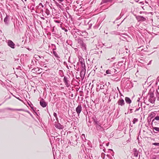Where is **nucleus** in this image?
Segmentation results:
<instances>
[{"instance_id":"40","label":"nucleus","mask_w":159,"mask_h":159,"mask_svg":"<svg viewBox=\"0 0 159 159\" xmlns=\"http://www.w3.org/2000/svg\"><path fill=\"white\" fill-rule=\"evenodd\" d=\"M115 57H112L111 58V59H108V60H110L111 61H113L115 59Z\"/></svg>"},{"instance_id":"7","label":"nucleus","mask_w":159,"mask_h":159,"mask_svg":"<svg viewBox=\"0 0 159 159\" xmlns=\"http://www.w3.org/2000/svg\"><path fill=\"white\" fill-rule=\"evenodd\" d=\"M136 17L138 21H143L146 20V18L141 16H138Z\"/></svg>"},{"instance_id":"30","label":"nucleus","mask_w":159,"mask_h":159,"mask_svg":"<svg viewBox=\"0 0 159 159\" xmlns=\"http://www.w3.org/2000/svg\"><path fill=\"white\" fill-rule=\"evenodd\" d=\"M138 121V119L135 118L133 119V123L134 124H135L136 122Z\"/></svg>"},{"instance_id":"14","label":"nucleus","mask_w":159,"mask_h":159,"mask_svg":"<svg viewBox=\"0 0 159 159\" xmlns=\"http://www.w3.org/2000/svg\"><path fill=\"white\" fill-rule=\"evenodd\" d=\"M125 100L127 104H130L131 103L132 101L130 98L128 97H126L125 98Z\"/></svg>"},{"instance_id":"22","label":"nucleus","mask_w":159,"mask_h":159,"mask_svg":"<svg viewBox=\"0 0 159 159\" xmlns=\"http://www.w3.org/2000/svg\"><path fill=\"white\" fill-rule=\"evenodd\" d=\"M85 70H84V69H82L80 71V77H82V75H83V77H84V76L85 74Z\"/></svg>"},{"instance_id":"15","label":"nucleus","mask_w":159,"mask_h":159,"mask_svg":"<svg viewBox=\"0 0 159 159\" xmlns=\"http://www.w3.org/2000/svg\"><path fill=\"white\" fill-rule=\"evenodd\" d=\"M102 125H100L96 126L95 127L97 129L100 131H102L104 130L103 128L102 127Z\"/></svg>"},{"instance_id":"2","label":"nucleus","mask_w":159,"mask_h":159,"mask_svg":"<svg viewBox=\"0 0 159 159\" xmlns=\"http://www.w3.org/2000/svg\"><path fill=\"white\" fill-rule=\"evenodd\" d=\"M78 43L79 44L83 50H86V44L80 38L78 39Z\"/></svg>"},{"instance_id":"1","label":"nucleus","mask_w":159,"mask_h":159,"mask_svg":"<svg viewBox=\"0 0 159 159\" xmlns=\"http://www.w3.org/2000/svg\"><path fill=\"white\" fill-rule=\"evenodd\" d=\"M154 91L153 90V91H151V89L148 93V94L149 95L148 101L152 103H154L156 100V98L154 96Z\"/></svg>"},{"instance_id":"54","label":"nucleus","mask_w":159,"mask_h":159,"mask_svg":"<svg viewBox=\"0 0 159 159\" xmlns=\"http://www.w3.org/2000/svg\"><path fill=\"white\" fill-rule=\"evenodd\" d=\"M130 107V108H133H133L134 107H136V106H135V107H133V106H132L131 107Z\"/></svg>"},{"instance_id":"5","label":"nucleus","mask_w":159,"mask_h":159,"mask_svg":"<svg viewBox=\"0 0 159 159\" xmlns=\"http://www.w3.org/2000/svg\"><path fill=\"white\" fill-rule=\"evenodd\" d=\"M69 79L66 76H64L63 79V81L67 87H69L70 86V82Z\"/></svg>"},{"instance_id":"46","label":"nucleus","mask_w":159,"mask_h":159,"mask_svg":"<svg viewBox=\"0 0 159 159\" xmlns=\"http://www.w3.org/2000/svg\"><path fill=\"white\" fill-rule=\"evenodd\" d=\"M63 30H64L65 32H66L68 31L67 29H65V28H62Z\"/></svg>"},{"instance_id":"28","label":"nucleus","mask_w":159,"mask_h":159,"mask_svg":"<svg viewBox=\"0 0 159 159\" xmlns=\"http://www.w3.org/2000/svg\"><path fill=\"white\" fill-rule=\"evenodd\" d=\"M45 12L48 16V15L50 14V11L48 10V9H47V8L46 9Z\"/></svg>"},{"instance_id":"10","label":"nucleus","mask_w":159,"mask_h":159,"mask_svg":"<svg viewBox=\"0 0 159 159\" xmlns=\"http://www.w3.org/2000/svg\"><path fill=\"white\" fill-rule=\"evenodd\" d=\"M118 104L119 105L123 106L125 104V102L124 100L122 98H120L117 102Z\"/></svg>"},{"instance_id":"60","label":"nucleus","mask_w":159,"mask_h":159,"mask_svg":"<svg viewBox=\"0 0 159 159\" xmlns=\"http://www.w3.org/2000/svg\"><path fill=\"white\" fill-rule=\"evenodd\" d=\"M37 69L36 68H34V69H33V70H34L36 71H37L36 70Z\"/></svg>"},{"instance_id":"18","label":"nucleus","mask_w":159,"mask_h":159,"mask_svg":"<svg viewBox=\"0 0 159 159\" xmlns=\"http://www.w3.org/2000/svg\"><path fill=\"white\" fill-rule=\"evenodd\" d=\"M54 49L53 50V54L57 58H60V57L58 56V55H57V52H55V51H54Z\"/></svg>"},{"instance_id":"16","label":"nucleus","mask_w":159,"mask_h":159,"mask_svg":"<svg viewBox=\"0 0 159 159\" xmlns=\"http://www.w3.org/2000/svg\"><path fill=\"white\" fill-rule=\"evenodd\" d=\"M133 151L134 152V156L135 157H137L138 155V151L137 149L134 148L133 149Z\"/></svg>"},{"instance_id":"43","label":"nucleus","mask_w":159,"mask_h":159,"mask_svg":"<svg viewBox=\"0 0 159 159\" xmlns=\"http://www.w3.org/2000/svg\"><path fill=\"white\" fill-rule=\"evenodd\" d=\"M156 156H153L152 157V159H156Z\"/></svg>"},{"instance_id":"3","label":"nucleus","mask_w":159,"mask_h":159,"mask_svg":"<svg viewBox=\"0 0 159 159\" xmlns=\"http://www.w3.org/2000/svg\"><path fill=\"white\" fill-rule=\"evenodd\" d=\"M30 3L28 4V8L31 10H34L35 3L33 0H28Z\"/></svg>"},{"instance_id":"23","label":"nucleus","mask_w":159,"mask_h":159,"mask_svg":"<svg viewBox=\"0 0 159 159\" xmlns=\"http://www.w3.org/2000/svg\"><path fill=\"white\" fill-rule=\"evenodd\" d=\"M108 2H111V0H102L100 5H101L103 3H107Z\"/></svg>"},{"instance_id":"44","label":"nucleus","mask_w":159,"mask_h":159,"mask_svg":"<svg viewBox=\"0 0 159 159\" xmlns=\"http://www.w3.org/2000/svg\"><path fill=\"white\" fill-rule=\"evenodd\" d=\"M39 6H41L42 7H44V6L42 4V3H40L39 4Z\"/></svg>"},{"instance_id":"49","label":"nucleus","mask_w":159,"mask_h":159,"mask_svg":"<svg viewBox=\"0 0 159 159\" xmlns=\"http://www.w3.org/2000/svg\"><path fill=\"white\" fill-rule=\"evenodd\" d=\"M140 107H139V108H137V109L135 110V112H136V111H139V109H140Z\"/></svg>"},{"instance_id":"57","label":"nucleus","mask_w":159,"mask_h":159,"mask_svg":"<svg viewBox=\"0 0 159 159\" xmlns=\"http://www.w3.org/2000/svg\"><path fill=\"white\" fill-rule=\"evenodd\" d=\"M41 18L43 20H44L45 19V18L43 17H41Z\"/></svg>"},{"instance_id":"36","label":"nucleus","mask_w":159,"mask_h":159,"mask_svg":"<svg viewBox=\"0 0 159 159\" xmlns=\"http://www.w3.org/2000/svg\"><path fill=\"white\" fill-rule=\"evenodd\" d=\"M53 116L56 118V119L57 120V119H58L57 115V113L55 112H54L53 114Z\"/></svg>"},{"instance_id":"52","label":"nucleus","mask_w":159,"mask_h":159,"mask_svg":"<svg viewBox=\"0 0 159 159\" xmlns=\"http://www.w3.org/2000/svg\"><path fill=\"white\" fill-rule=\"evenodd\" d=\"M58 2H62L64 1H65V0H57Z\"/></svg>"},{"instance_id":"56","label":"nucleus","mask_w":159,"mask_h":159,"mask_svg":"<svg viewBox=\"0 0 159 159\" xmlns=\"http://www.w3.org/2000/svg\"><path fill=\"white\" fill-rule=\"evenodd\" d=\"M157 81L156 82V83L155 84V86H157V85L158 82H157Z\"/></svg>"},{"instance_id":"24","label":"nucleus","mask_w":159,"mask_h":159,"mask_svg":"<svg viewBox=\"0 0 159 159\" xmlns=\"http://www.w3.org/2000/svg\"><path fill=\"white\" fill-rule=\"evenodd\" d=\"M123 61H120L118 62V63L116 65V67L119 68V67H120L123 65Z\"/></svg>"},{"instance_id":"63","label":"nucleus","mask_w":159,"mask_h":159,"mask_svg":"<svg viewBox=\"0 0 159 159\" xmlns=\"http://www.w3.org/2000/svg\"><path fill=\"white\" fill-rule=\"evenodd\" d=\"M48 19H47V20H46V23H47L48 22Z\"/></svg>"},{"instance_id":"8","label":"nucleus","mask_w":159,"mask_h":159,"mask_svg":"<svg viewBox=\"0 0 159 159\" xmlns=\"http://www.w3.org/2000/svg\"><path fill=\"white\" fill-rule=\"evenodd\" d=\"M7 43L8 45L11 48H15V44L11 40H8Z\"/></svg>"},{"instance_id":"4","label":"nucleus","mask_w":159,"mask_h":159,"mask_svg":"<svg viewBox=\"0 0 159 159\" xmlns=\"http://www.w3.org/2000/svg\"><path fill=\"white\" fill-rule=\"evenodd\" d=\"M92 119L93 124L95 126L102 125L101 123L100 122V121L98 120V119L96 118L95 116H94L93 117Z\"/></svg>"},{"instance_id":"25","label":"nucleus","mask_w":159,"mask_h":159,"mask_svg":"<svg viewBox=\"0 0 159 159\" xmlns=\"http://www.w3.org/2000/svg\"><path fill=\"white\" fill-rule=\"evenodd\" d=\"M81 138L82 139L83 141H85V140H86L85 138V134H83L81 135Z\"/></svg>"},{"instance_id":"64","label":"nucleus","mask_w":159,"mask_h":159,"mask_svg":"<svg viewBox=\"0 0 159 159\" xmlns=\"http://www.w3.org/2000/svg\"><path fill=\"white\" fill-rule=\"evenodd\" d=\"M108 151H113L111 149H108Z\"/></svg>"},{"instance_id":"53","label":"nucleus","mask_w":159,"mask_h":159,"mask_svg":"<svg viewBox=\"0 0 159 159\" xmlns=\"http://www.w3.org/2000/svg\"><path fill=\"white\" fill-rule=\"evenodd\" d=\"M152 60L150 61L149 62L148 64L147 65H150L151 64Z\"/></svg>"},{"instance_id":"37","label":"nucleus","mask_w":159,"mask_h":159,"mask_svg":"<svg viewBox=\"0 0 159 159\" xmlns=\"http://www.w3.org/2000/svg\"><path fill=\"white\" fill-rule=\"evenodd\" d=\"M105 154L103 153H102L101 154V157H102V158H103V159H104L105 158Z\"/></svg>"},{"instance_id":"45","label":"nucleus","mask_w":159,"mask_h":159,"mask_svg":"<svg viewBox=\"0 0 159 159\" xmlns=\"http://www.w3.org/2000/svg\"><path fill=\"white\" fill-rule=\"evenodd\" d=\"M8 109L9 110H11L12 111H15V109H12V108H8Z\"/></svg>"},{"instance_id":"20","label":"nucleus","mask_w":159,"mask_h":159,"mask_svg":"<svg viewBox=\"0 0 159 159\" xmlns=\"http://www.w3.org/2000/svg\"><path fill=\"white\" fill-rule=\"evenodd\" d=\"M155 120H159V116H157L155 117L154 119H153L152 121V125L153 122L155 123L156 122L155 121Z\"/></svg>"},{"instance_id":"58","label":"nucleus","mask_w":159,"mask_h":159,"mask_svg":"<svg viewBox=\"0 0 159 159\" xmlns=\"http://www.w3.org/2000/svg\"><path fill=\"white\" fill-rule=\"evenodd\" d=\"M30 107L31 108L34 110V108H33V107H32V106H31V105H30Z\"/></svg>"},{"instance_id":"12","label":"nucleus","mask_w":159,"mask_h":159,"mask_svg":"<svg viewBox=\"0 0 159 159\" xmlns=\"http://www.w3.org/2000/svg\"><path fill=\"white\" fill-rule=\"evenodd\" d=\"M10 16L6 14V17L5 18L4 20V22L5 23V24L8 25L9 24V20L10 19Z\"/></svg>"},{"instance_id":"61","label":"nucleus","mask_w":159,"mask_h":159,"mask_svg":"<svg viewBox=\"0 0 159 159\" xmlns=\"http://www.w3.org/2000/svg\"><path fill=\"white\" fill-rule=\"evenodd\" d=\"M37 69L36 68H34V69H33V70H34L36 71H37L36 70Z\"/></svg>"},{"instance_id":"50","label":"nucleus","mask_w":159,"mask_h":159,"mask_svg":"<svg viewBox=\"0 0 159 159\" xmlns=\"http://www.w3.org/2000/svg\"><path fill=\"white\" fill-rule=\"evenodd\" d=\"M117 79V78L114 79V80H113L114 81H117L118 80H119L118 79Z\"/></svg>"},{"instance_id":"51","label":"nucleus","mask_w":159,"mask_h":159,"mask_svg":"<svg viewBox=\"0 0 159 159\" xmlns=\"http://www.w3.org/2000/svg\"><path fill=\"white\" fill-rule=\"evenodd\" d=\"M157 100L159 101V93H158V95H157Z\"/></svg>"},{"instance_id":"55","label":"nucleus","mask_w":159,"mask_h":159,"mask_svg":"<svg viewBox=\"0 0 159 159\" xmlns=\"http://www.w3.org/2000/svg\"><path fill=\"white\" fill-rule=\"evenodd\" d=\"M157 80L159 82V76L157 78Z\"/></svg>"},{"instance_id":"38","label":"nucleus","mask_w":159,"mask_h":159,"mask_svg":"<svg viewBox=\"0 0 159 159\" xmlns=\"http://www.w3.org/2000/svg\"><path fill=\"white\" fill-rule=\"evenodd\" d=\"M152 144L155 146H159V143H153Z\"/></svg>"},{"instance_id":"42","label":"nucleus","mask_w":159,"mask_h":159,"mask_svg":"<svg viewBox=\"0 0 159 159\" xmlns=\"http://www.w3.org/2000/svg\"><path fill=\"white\" fill-rule=\"evenodd\" d=\"M13 96H14L17 99H18V100H19L20 101H22V100H21V99H20V98H19V97H16L15 96H14V95H13Z\"/></svg>"},{"instance_id":"13","label":"nucleus","mask_w":159,"mask_h":159,"mask_svg":"<svg viewBox=\"0 0 159 159\" xmlns=\"http://www.w3.org/2000/svg\"><path fill=\"white\" fill-rule=\"evenodd\" d=\"M125 35L127 36L126 35L124 34H122L120 36V39L121 40H122L123 41H125L127 40L126 37L125 36Z\"/></svg>"},{"instance_id":"41","label":"nucleus","mask_w":159,"mask_h":159,"mask_svg":"<svg viewBox=\"0 0 159 159\" xmlns=\"http://www.w3.org/2000/svg\"><path fill=\"white\" fill-rule=\"evenodd\" d=\"M54 21L55 22L57 23H61V22L60 21L57 20H54Z\"/></svg>"},{"instance_id":"9","label":"nucleus","mask_w":159,"mask_h":159,"mask_svg":"<svg viewBox=\"0 0 159 159\" xmlns=\"http://www.w3.org/2000/svg\"><path fill=\"white\" fill-rule=\"evenodd\" d=\"M40 105L43 107H45L47 105V103L44 101V99L42 98L40 102Z\"/></svg>"},{"instance_id":"19","label":"nucleus","mask_w":159,"mask_h":159,"mask_svg":"<svg viewBox=\"0 0 159 159\" xmlns=\"http://www.w3.org/2000/svg\"><path fill=\"white\" fill-rule=\"evenodd\" d=\"M58 73H59V75L61 77H63L64 76V73H63V71L62 70H59V71Z\"/></svg>"},{"instance_id":"17","label":"nucleus","mask_w":159,"mask_h":159,"mask_svg":"<svg viewBox=\"0 0 159 159\" xmlns=\"http://www.w3.org/2000/svg\"><path fill=\"white\" fill-rule=\"evenodd\" d=\"M79 61L80 62L81 65L84 63V60L82 57H80V58H79Z\"/></svg>"},{"instance_id":"35","label":"nucleus","mask_w":159,"mask_h":159,"mask_svg":"<svg viewBox=\"0 0 159 159\" xmlns=\"http://www.w3.org/2000/svg\"><path fill=\"white\" fill-rule=\"evenodd\" d=\"M153 129H155L156 131L159 132V128L157 127H153Z\"/></svg>"},{"instance_id":"62","label":"nucleus","mask_w":159,"mask_h":159,"mask_svg":"<svg viewBox=\"0 0 159 159\" xmlns=\"http://www.w3.org/2000/svg\"><path fill=\"white\" fill-rule=\"evenodd\" d=\"M155 114V113H154V112H152L151 113V114L152 115H153V114Z\"/></svg>"},{"instance_id":"33","label":"nucleus","mask_w":159,"mask_h":159,"mask_svg":"<svg viewBox=\"0 0 159 159\" xmlns=\"http://www.w3.org/2000/svg\"><path fill=\"white\" fill-rule=\"evenodd\" d=\"M88 24L89 25V28L90 29L92 25V23H91V21H89L88 23Z\"/></svg>"},{"instance_id":"47","label":"nucleus","mask_w":159,"mask_h":159,"mask_svg":"<svg viewBox=\"0 0 159 159\" xmlns=\"http://www.w3.org/2000/svg\"><path fill=\"white\" fill-rule=\"evenodd\" d=\"M24 61L23 58H21L20 59V61L22 64V61Z\"/></svg>"},{"instance_id":"29","label":"nucleus","mask_w":159,"mask_h":159,"mask_svg":"<svg viewBox=\"0 0 159 159\" xmlns=\"http://www.w3.org/2000/svg\"><path fill=\"white\" fill-rule=\"evenodd\" d=\"M54 139L56 140L57 141L59 142L60 140V138H57V137H54Z\"/></svg>"},{"instance_id":"26","label":"nucleus","mask_w":159,"mask_h":159,"mask_svg":"<svg viewBox=\"0 0 159 159\" xmlns=\"http://www.w3.org/2000/svg\"><path fill=\"white\" fill-rule=\"evenodd\" d=\"M106 73L107 74H111L112 73V71L111 70H107L106 71Z\"/></svg>"},{"instance_id":"31","label":"nucleus","mask_w":159,"mask_h":159,"mask_svg":"<svg viewBox=\"0 0 159 159\" xmlns=\"http://www.w3.org/2000/svg\"><path fill=\"white\" fill-rule=\"evenodd\" d=\"M81 65L82 67L83 68L82 69H84V70H86L85 66V63L83 64H81Z\"/></svg>"},{"instance_id":"11","label":"nucleus","mask_w":159,"mask_h":159,"mask_svg":"<svg viewBox=\"0 0 159 159\" xmlns=\"http://www.w3.org/2000/svg\"><path fill=\"white\" fill-rule=\"evenodd\" d=\"M55 127L59 129H61L64 128V126L61 125L60 123L55 122Z\"/></svg>"},{"instance_id":"6","label":"nucleus","mask_w":159,"mask_h":159,"mask_svg":"<svg viewBox=\"0 0 159 159\" xmlns=\"http://www.w3.org/2000/svg\"><path fill=\"white\" fill-rule=\"evenodd\" d=\"M82 110V107L81 104H79L77 107L76 108L75 110L78 115H79Z\"/></svg>"},{"instance_id":"39","label":"nucleus","mask_w":159,"mask_h":159,"mask_svg":"<svg viewBox=\"0 0 159 159\" xmlns=\"http://www.w3.org/2000/svg\"><path fill=\"white\" fill-rule=\"evenodd\" d=\"M25 112H27V113H29V114H30V115L32 117H33V116L32 115V114L30 112V111H28V110H26L25 111Z\"/></svg>"},{"instance_id":"32","label":"nucleus","mask_w":159,"mask_h":159,"mask_svg":"<svg viewBox=\"0 0 159 159\" xmlns=\"http://www.w3.org/2000/svg\"><path fill=\"white\" fill-rule=\"evenodd\" d=\"M130 105H129V107H128V109L129 111V113H131L132 112V110H133V108H130Z\"/></svg>"},{"instance_id":"48","label":"nucleus","mask_w":159,"mask_h":159,"mask_svg":"<svg viewBox=\"0 0 159 159\" xmlns=\"http://www.w3.org/2000/svg\"><path fill=\"white\" fill-rule=\"evenodd\" d=\"M16 69H20V70H21V67L20 66H18Z\"/></svg>"},{"instance_id":"34","label":"nucleus","mask_w":159,"mask_h":159,"mask_svg":"<svg viewBox=\"0 0 159 159\" xmlns=\"http://www.w3.org/2000/svg\"><path fill=\"white\" fill-rule=\"evenodd\" d=\"M15 111H25V110L23 109H15Z\"/></svg>"},{"instance_id":"21","label":"nucleus","mask_w":159,"mask_h":159,"mask_svg":"<svg viewBox=\"0 0 159 159\" xmlns=\"http://www.w3.org/2000/svg\"><path fill=\"white\" fill-rule=\"evenodd\" d=\"M65 2L66 3V6L69 5L72 2V0H65Z\"/></svg>"},{"instance_id":"27","label":"nucleus","mask_w":159,"mask_h":159,"mask_svg":"<svg viewBox=\"0 0 159 159\" xmlns=\"http://www.w3.org/2000/svg\"><path fill=\"white\" fill-rule=\"evenodd\" d=\"M107 86V85L106 84H103V85H102L100 86V89H104Z\"/></svg>"},{"instance_id":"59","label":"nucleus","mask_w":159,"mask_h":159,"mask_svg":"<svg viewBox=\"0 0 159 159\" xmlns=\"http://www.w3.org/2000/svg\"><path fill=\"white\" fill-rule=\"evenodd\" d=\"M109 144V143H106V145L107 146H108Z\"/></svg>"}]
</instances>
